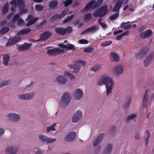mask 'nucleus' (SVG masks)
Listing matches in <instances>:
<instances>
[{
    "mask_svg": "<svg viewBox=\"0 0 154 154\" xmlns=\"http://www.w3.org/2000/svg\"><path fill=\"white\" fill-rule=\"evenodd\" d=\"M97 30V27L96 26H91L90 27L88 28L86 30L84 31L82 34H84L88 32H92L93 31H96Z\"/></svg>",
    "mask_w": 154,
    "mask_h": 154,
    "instance_id": "cd10ccee",
    "label": "nucleus"
},
{
    "mask_svg": "<svg viewBox=\"0 0 154 154\" xmlns=\"http://www.w3.org/2000/svg\"><path fill=\"white\" fill-rule=\"evenodd\" d=\"M62 18L60 14H56L51 17V19L53 20H56L58 19H61Z\"/></svg>",
    "mask_w": 154,
    "mask_h": 154,
    "instance_id": "4d7b16f0",
    "label": "nucleus"
},
{
    "mask_svg": "<svg viewBox=\"0 0 154 154\" xmlns=\"http://www.w3.org/2000/svg\"><path fill=\"white\" fill-rule=\"evenodd\" d=\"M9 29L8 27H4L0 30V34H5L9 30Z\"/></svg>",
    "mask_w": 154,
    "mask_h": 154,
    "instance_id": "79ce46f5",
    "label": "nucleus"
},
{
    "mask_svg": "<svg viewBox=\"0 0 154 154\" xmlns=\"http://www.w3.org/2000/svg\"><path fill=\"white\" fill-rule=\"evenodd\" d=\"M64 52V50L63 49H60L59 48H55L48 50L47 53L50 55L54 56L61 54Z\"/></svg>",
    "mask_w": 154,
    "mask_h": 154,
    "instance_id": "423d86ee",
    "label": "nucleus"
},
{
    "mask_svg": "<svg viewBox=\"0 0 154 154\" xmlns=\"http://www.w3.org/2000/svg\"><path fill=\"white\" fill-rule=\"evenodd\" d=\"M54 31L58 35H64L67 33H70L72 31V29L71 26L66 28L60 27L55 28Z\"/></svg>",
    "mask_w": 154,
    "mask_h": 154,
    "instance_id": "7ed1b4c3",
    "label": "nucleus"
},
{
    "mask_svg": "<svg viewBox=\"0 0 154 154\" xmlns=\"http://www.w3.org/2000/svg\"><path fill=\"white\" fill-rule=\"evenodd\" d=\"M31 31V29L29 28H26L23 29L18 32L17 33V35H24L28 34Z\"/></svg>",
    "mask_w": 154,
    "mask_h": 154,
    "instance_id": "c85d7f7f",
    "label": "nucleus"
},
{
    "mask_svg": "<svg viewBox=\"0 0 154 154\" xmlns=\"http://www.w3.org/2000/svg\"><path fill=\"white\" fill-rule=\"evenodd\" d=\"M148 101H143V108H145L146 107L148 104Z\"/></svg>",
    "mask_w": 154,
    "mask_h": 154,
    "instance_id": "774afa93",
    "label": "nucleus"
},
{
    "mask_svg": "<svg viewBox=\"0 0 154 154\" xmlns=\"http://www.w3.org/2000/svg\"><path fill=\"white\" fill-rule=\"evenodd\" d=\"M131 23V22H130L129 21H128L127 22H123L122 23V25L123 26V27L124 29L127 30V29H128L131 28V24L124 26V25H125V24H127L129 23Z\"/></svg>",
    "mask_w": 154,
    "mask_h": 154,
    "instance_id": "a19ab883",
    "label": "nucleus"
},
{
    "mask_svg": "<svg viewBox=\"0 0 154 154\" xmlns=\"http://www.w3.org/2000/svg\"><path fill=\"white\" fill-rule=\"evenodd\" d=\"M34 97L33 93L30 94H23L18 96V98L23 100H29L32 99Z\"/></svg>",
    "mask_w": 154,
    "mask_h": 154,
    "instance_id": "dca6fc26",
    "label": "nucleus"
},
{
    "mask_svg": "<svg viewBox=\"0 0 154 154\" xmlns=\"http://www.w3.org/2000/svg\"><path fill=\"white\" fill-rule=\"evenodd\" d=\"M123 70L122 66L121 65H118L115 67L113 72L116 76H119L122 75Z\"/></svg>",
    "mask_w": 154,
    "mask_h": 154,
    "instance_id": "ddd939ff",
    "label": "nucleus"
},
{
    "mask_svg": "<svg viewBox=\"0 0 154 154\" xmlns=\"http://www.w3.org/2000/svg\"><path fill=\"white\" fill-rule=\"evenodd\" d=\"M25 5H21L19 8V10L20 11L19 12L20 14L26 13L27 12V10L26 9H24Z\"/></svg>",
    "mask_w": 154,
    "mask_h": 154,
    "instance_id": "c03bdc74",
    "label": "nucleus"
},
{
    "mask_svg": "<svg viewBox=\"0 0 154 154\" xmlns=\"http://www.w3.org/2000/svg\"><path fill=\"white\" fill-rule=\"evenodd\" d=\"M23 3V0H12L10 2V4L12 5H21Z\"/></svg>",
    "mask_w": 154,
    "mask_h": 154,
    "instance_id": "2f4dec72",
    "label": "nucleus"
},
{
    "mask_svg": "<svg viewBox=\"0 0 154 154\" xmlns=\"http://www.w3.org/2000/svg\"><path fill=\"white\" fill-rule=\"evenodd\" d=\"M101 65L100 64L96 65L92 67L91 69L95 72H97L100 69Z\"/></svg>",
    "mask_w": 154,
    "mask_h": 154,
    "instance_id": "a18cd8bd",
    "label": "nucleus"
},
{
    "mask_svg": "<svg viewBox=\"0 0 154 154\" xmlns=\"http://www.w3.org/2000/svg\"><path fill=\"white\" fill-rule=\"evenodd\" d=\"M97 84L99 85H104L106 89L107 95L111 93L114 86V81L108 75H103L98 79Z\"/></svg>",
    "mask_w": 154,
    "mask_h": 154,
    "instance_id": "f257e3e1",
    "label": "nucleus"
},
{
    "mask_svg": "<svg viewBox=\"0 0 154 154\" xmlns=\"http://www.w3.org/2000/svg\"><path fill=\"white\" fill-rule=\"evenodd\" d=\"M140 134L139 133L137 132L135 133L134 138L137 140H140V137L139 135Z\"/></svg>",
    "mask_w": 154,
    "mask_h": 154,
    "instance_id": "e2e57ef3",
    "label": "nucleus"
},
{
    "mask_svg": "<svg viewBox=\"0 0 154 154\" xmlns=\"http://www.w3.org/2000/svg\"><path fill=\"white\" fill-rule=\"evenodd\" d=\"M103 2V0H97L96 2V5L97 8L100 6L102 4Z\"/></svg>",
    "mask_w": 154,
    "mask_h": 154,
    "instance_id": "69168bd1",
    "label": "nucleus"
},
{
    "mask_svg": "<svg viewBox=\"0 0 154 154\" xmlns=\"http://www.w3.org/2000/svg\"><path fill=\"white\" fill-rule=\"evenodd\" d=\"M75 48L74 47V45L71 44H66V49L67 50L75 51Z\"/></svg>",
    "mask_w": 154,
    "mask_h": 154,
    "instance_id": "4c0bfd02",
    "label": "nucleus"
},
{
    "mask_svg": "<svg viewBox=\"0 0 154 154\" xmlns=\"http://www.w3.org/2000/svg\"><path fill=\"white\" fill-rule=\"evenodd\" d=\"M34 150L35 152L37 151L36 152V154H42V151L39 150L37 148H35Z\"/></svg>",
    "mask_w": 154,
    "mask_h": 154,
    "instance_id": "338daca9",
    "label": "nucleus"
},
{
    "mask_svg": "<svg viewBox=\"0 0 154 154\" xmlns=\"http://www.w3.org/2000/svg\"><path fill=\"white\" fill-rule=\"evenodd\" d=\"M18 24L19 25L22 26L24 23V22L23 19L21 18L19 19L17 21Z\"/></svg>",
    "mask_w": 154,
    "mask_h": 154,
    "instance_id": "0e129e2a",
    "label": "nucleus"
},
{
    "mask_svg": "<svg viewBox=\"0 0 154 154\" xmlns=\"http://www.w3.org/2000/svg\"><path fill=\"white\" fill-rule=\"evenodd\" d=\"M74 17V15H72L66 17L65 19H64L63 21V23H65L71 20Z\"/></svg>",
    "mask_w": 154,
    "mask_h": 154,
    "instance_id": "de8ad7c7",
    "label": "nucleus"
},
{
    "mask_svg": "<svg viewBox=\"0 0 154 154\" xmlns=\"http://www.w3.org/2000/svg\"><path fill=\"white\" fill-rule=\"evenodd\" d=\"M86 63L85 61L78 60L75 62L74 64L68 65L69 68L74 69V72L75 73H78L81 69V66H85Z\"/></svg>",
    "mask_w": 154,
    "mask_h": 154,
    "instance_id": "f03ea898",
    "label": "nucleus"
},
{
    "mask_svg": "<svg viewBox=\"0 0 154 154\" xmlns=\"http://www.w3.org/2000/svg\"><path fill=\"white\" fill-rule=\"evenodd\" d=\"M20 17V14H16L13 18L12 21L13 22H16L18 19H19Z\"/></svg>",
    "mask_w": 154,
    "mask_h": 154,
    "instance_id": "bf43d9fd",
    "label": "nucleus"
},
{
    "mask_svg": "<svg viewBox=\"0 0 154 154\" xmlns=\"http://www.w3.org/2000/svg\"><path fill=\"white\" fill-rule=\"evenodd\" d=\"M104 137V134L102 133L99 135L96 139L94 142L93 145L94 146H96L99 144L102 141Z\"/></svg>",
    "mask_w": 154,
    "mask_h": 154,
    "instance_id": "393cba45",
    "label": "nucleus"
},
{
    "mask_svg": "<svg viewBox=\"0 0 154 154\" xmlns=\"http://www.w3.org/2000/svg\"><path fill=\"white\" fill-rule=\"evenodd\" d=\"M72 97L70 94L67 92H65L61 98V103L64 106H67L70 103Z\"/></svg>",
    "mask_w": 154,
    "mask_h": 154,
    "instance_id": "20e7f679",
    "label": "nucleus"
},
{
    "mask_svg": "<svg viewBox=\"0 0 154 154\" xmlns=\"http://www.w3.org/2000/svg\"><path fill=\"white\" fill-rule=\"evenodd\" d=\"M149 51V48L146 47H142L141 48V51L136 55V57L141 58L144 57Z\"/></svg>",
    "mask_w": 154,
    "mask_h": 154,
    "instance_id": "6e6552de",
    "label": "nucleus"
},
{
    "mask_svg": "<svg viewBox=\"0 0 154 154\" xmlns=\"http://www.w3.org/2000/svg\"><path fill=\"white\" fill-rule=\"evenodd\" d=\"M112 146L110 144H108L104 149L105 154H110L112 150Z\"/></svg>",
    "mask_w": 154,
    "mask_h": 154,
    "instance_id": "c756f323",
    "label": "nucleus"
},
{
    "mask_svg": "<svg viewBox=\"0 0 154 154\" xmlns=\"http://www.w3.org/2000/svg\"><path fill=\"white\" fill-rule=\"evenodd\" d=\"M56 124H54L52 125L48 126L47 128V131L48 133H50L52 131H55Z\"/></svg>",
    "mask_w": 154,
    "mask_h": 154,
    "instance_id": "72a5a7b5",
    "label": "nucleus"
},
{
    "mask_svg": "<svg viewBox=\"0 0 154 154\" xmlns=\"http://www.w3.org/2000/svg\"><path fill=\"white\" fill-rule=\"evenodd\" d=\"M59 2L57 0H52L48 4L49 7L51 9H56L58 7Z\"/></svg>",
    "mask_w": 154,
    "mask_h": 154,
    "instance_id": "4be33fe9",
    "label": "nucleus"
},
{
    "mask_svg": "<svg viewBox=\"0 0 154 154\" xmlns=\"http://www.w3.org/2000/svg\"><path fill=\"white\" fill-rule=\"evenodd\" d=\"M56 81L59 83L63 85L66 82L67 79L62 75H59L56 78Z\"/></svg>",
    "mask_w": 154,
    "mask_h": 154,
    "instance_id": "5701e85b",
    "label": "nucleus"
},
{
    "mask_svg": "<svg viewBox=\"0 0 154 154\" xmlns=\"http://www.w3.org/2000/svg\"><path fill=\"white\" fill-rule=\"evenodd\" d=\"M129 34V32L128 31H126L122 34L119 35H118L116 38V39L117 40H120L121 38L123 36L126 35H128Z\"/></svg>",
    "mask_w": 154,
    "mask_h": 154,
    "instance_id": "58836bf2",
    "label": "nucleus"
},
{
    "mask_svg": "<svg viewBox=\"0 0 154 154\" xmlns=\"http://www.w3.org/2000/svg\"><path fill=\"white\" fill-rule=\"evenodd\" d=\"M100 14H101V11L100 9L95 10L93 13V15L94 17H100Z\"/></svg>",
    "mask_w": 154,
    "mask_h": 154,
    "instance_id": "ea45409f",
    "label": "nucleus"
},
{
    "mask_svg": "<svg viewBox=\"0 0 154 154\" xmlns=\"http://www.w3.org/2000/svg\"><path fill=\"white\" fill-rule=\"evenodd\" d=\"M10 83L6 81H3L0 83V88L4 85H8Z\"/></svg>",
    "mask_w": 154,
    "mask_h": 154,
    "instance_id": "680f3d73",
    "label": "nucleus"
},
{
    "mask_svg": "<svg viewBox=\"0 0 154 154\" xmlns=\"http://www.w3.org/2000/svg\"><path fill=\"white\" fill-rule=\"evenodd\" d=\"M122 4L123 2L122 0H119L112 9V12H117L116 13H118V14H119V9Z\"/></svg>",
    "mask_w": 154,
    "mask_h": 154,
    "instance_id": "f3484780",
    "label": "nucleus"
},
{
    "mask_svg": "<svg viewBox=\"0 0 154 154\" xmlns=\"http://www.w3.org/2000/svg\"><path fill=\"white\" fill-rule=\"evenodd\" d=\"M7 117L8 119H11L13 122H18L20 120L19 115L15 113L9 114Z\"/></svg>",
    "mask_w": 154,
    "mask_h": 154,
    "instance_id": "2eb2a0df",
    "label": "nucleus"
},
{
    "mask_svg": "<svg viewBox=\"0 0 154 154\" xmlns=\"http://www.w3.org/2000/svg\"><path fill=\"white\" fill-rule=\"evenodd\" d=\"M119 14L118 13H116L110 15L109 17V19L110 20H113L117 19L119 17Z\"/></svg>",
    "mask_w": 154,
    "mask_h": 154,
    "instance_id": "09e8293b",
    "label": "nucleus"
},
{
    "mask_svg": "<svg viewBox=\"0 0 154 154\" xmlns=\"http://www.w3.org/2000/svg\"><path fill=\"white\" fill-rule=\"evenodd\" d=\"M112 60L115 62H117L119 60V58L117 54L115 53H112L110 54Z\"/></svg>",
    "mask_w": 154,
    "mask_h": 154,
    "instance_id": "473e14b6",
    "label": "nucleus"
},
{
    "mask_svg": "<svg viewBox=\"0 0 154 154\" xmlns=\"http://www.w3.org/2000/svg\"><path fill=\"white\" fill-rule=\"evenodd\" d=\"M152 33V31L150 29H147L144 32L140 34V37L142 38H145L151 36Z\"/></svg>",
    "mask_w": 154,
    "mask_h": 154,
    "instance_id": "6ab92c4d",
    "label": "nucleus"
},
{
    "mask_svg": "<svg viewBox=\"0 0 154 154\" xmlns=\"http://www.w3.org/2000/svg\"><path fill=\"white\" fill-rule=\"evenodd\" d=\"M92 17V16L91 14L88 13L85 15V20H89Z\"/></svg>",
    "mask_w": 154,
    "mask_h": 154,
    "instance_id": "052dcab7",
    "label": "nucleus"
},
{
    "mask_svg": "<svg viewBox=\"0 0 154 154\" xmlns=\"http://www.w3.org/2000/svg\"><path fill=\"white\" fill-rule=\"evenodd\" d=\"M102 20V19H99L98 21V23L103 28L105 29L107 27L106 25V24H105V23H103L101 21V20Z\"/></svg>",
    "mask_w": 154,
    "mask_h": 154,
    "instance_id": "6e6d98bb",
    "label": "nucleus"
},
{
    "mask_svg": "<svg viewBox=\"0 0 154 154\" xmlns=\"http://www.w3.org/2000/svg\"><path fill=\"white\" fill-rule=\"evenodd\" d=\"M9 5L8 3L5 4L3 7L2 13V14H6L8 11Z\"/></svg>",
    "mask_w": 154,
    "mask_h": 154,
    "instance_id": "e433bc0d",
    "label": "nucleus"
},
{
    "mask_svg": "<svg viewBox=\"0 0 154 154\" xmlns=\"http://www.w3.org/2000/svg\"><path fill=\"white\" fill-rule=\"evenodd\" d=\"M38 137L41 141L43 142H46L47 143L54 142L56 140V138H49L43 134L39 135Z\"/></svg>",
    "mask_w": 154,
    "mask_h": 154,
    "instance_id": "0eeeda50",
    "label": "nucleus"
},
{
    "mask_svg": "<svg viewBox=\"0 0 154 154\" xmlns=\"http://www.w3.org/2000/svg\"><path fill=\"white\" fill-rule=\"evenodd\" d=\"M35 10L38 11H42L44 8L43 6L40 4L36 5L35 6Z\"/></svg>",
    "mask_w": 154,
    "mask_h": 154,
    "instance_id": "37998d69",
    "label": "nucleus"
},
{
    "mask_svg": "<svg viewBox=\"0 0 154 154\" xmlns=\"http://www.w3.org/2000/svg\"><path fill=\"white\" fill-rule=\"evenodd\" d=\"M63 74L66 76H68L69 78L71 80H73L75 79V76L72 74L67 71H65Z\"/></svg>",
    "mask_w": 154,
    "mask_h": 154,
    "instance_id": "c9c22d12",
    "label": "nucleus"
},
{
    "mask_svg": "<svg viewBox=\"0 0 154 154\" xmlns=\"http://www.w3.org/2000/svg\"><path fill=\"white\" fill-rule=\"evenodd\" d=\"M21 39V37L20 36L15 37L8 40V43L6 44V45L9 46L11 45L15 44L19 41Z\"/></svg>",
    "mask_w": 154,
    "mask_h": 154,
    "instance_id": "9b49d317",
    "label": "nucleus"
},
{
    "mask_svg": "<svg viewBox=\"0 0 154 154\" xmlns=\"http://www.w3.org/2000/svg\"><path fill=\"white\" fill-rule=\"evenodd\" d=\"M131 98L130 97L127 98L125 100L124 105L126 108H128L130 106L131 104Z\"/></svg>",
    "mask_w": 154,
    "mask_h": 154,
    "instance_id": "3c124183",
    "label": "nucleus"
},
{
    "mask_svg": "<svg viewBox=\"0 0 154 154\" xmlns=\"http://www.w3.org/2000/svg\"><path fill=\"white\" fill-rule=\"evenodd\" d=\"M39 19L38 17L34 18L33 16L29 15L28 16L27 18L26 19V21L28 22L26 26V27H29L30 26L34 24Z\"/></svg>",
    "mask_w": 154,
    "mask_h": 154,
    "instance_id": "39448f33",
    "label": "nucleus"
},
{
    "mask_svg": "<svg viewBox=\"0 0 154 154\" xmlns=\"http://www.w3.org/2000/svg\"><path fill=\"white\" fill-rule=\"evenodd\" d=\"M122 4L123 2L122 0H119L112 9V12H117L116 13H118V14H119V9Z\"/></svg>",
    "mask_w": 154,
    "mask_h": 154,
    "instance_id": "a211bd4d",
    "label": "nucleus"
},
{
    "mask_svg": "<svg viewBox=\"0 0 154 154\" xmlns=\"http://www.w3.org/2000/svg\"><path fill=\"white\" fill-rule=\"evenodd\" d=\"M89 41L86 39H81L79 41V43L81 44H86L88 43Z\"/></svg>",
    "mask_w": 154,
    "mask_h": 154,
    "instance_id": "13d9d810",
    "label": "nucleus"
},
{
    "mask_svg": "<svg viewBox=\"0 0 154 154\" xmlns=\"http://www.w3.org/2000/svg\"><path fill=\"white\" fill-rule=\"evenodd\" d=\"M153 56V54L151 53L144 60V66L145 67L147 66L151 63L152 61Z\"/></svg>",
    "mask_w": 154,
    "mask_h": 154,
    "instance_id": "b1692460",
    "label": "nucleus"
},
{
    "mask_svg": "<svg viewBox=\"0 0 154 154\" xmlns=\"http://www.w3.org/2000/svg\"><path fill=\"white\" fill-rule=\"evenodd\" d=\"M150 91V90L149 89H147L146 90L143 97V101H144V102L145 101H148L149 97L148 93Z\"/></svg>",
    "mask_w": 154,
    "mask_h": 154,
    "instance_id": "f704fd0d",
    "label": "nucleus"
},
{
    "mask_svg": "<svg viewBox=\"0 0 154 154\" xmlns=\"http://www.w3.org/2000/svg\"><path fill=\"white\" fill-rule=\"evenodd\" d=\"M65 1L63 2V3L64 6L66 7L69 5H71L72 3L73 0H66Z\"/></svg>",
    "mask_w": 154,
    "mask_h": 154,
    "instance_id": "8fccbe9b",
    "label": "nucleus"
},
{
    "mask_svg": "<svg viewBox=\"0 0 154 154\" xmlns=\"http://www.w3.org/2000/svg\"><path fill=\"white\" fill-rule=\"evenodd\" d=\"M82 115L80 111H78L73 115L72 119V122L76 123L79 121L82 118Z\"/></svg>",
    "mask_w": 154,
    "mask_h": 154,
    "instance_id": "f8f14e48",
    "label": "nucleus"
},
{
    "mask_svg": "<svg viewBox=\"0 0 154 154\" xmlns=\"http://www.w3.org/2000/svg\"><path fill=\"white\" fill-rule=\"evenodd\" d=\"M18 149V148L16 146H12L8 147L5 149V152L7 154H16Z\"/></svg>",
    "mask_w": 154,
    "mask_h": 154,
    "instance_id": "4468645a",
    "label": "nucleus"
},
{
    "mask_svg": "<svg viewBox=\"0 0 154 154\" xmlns=\"http://www.w3.org/2000/svg\"><path fill=\"white\" fill-rule=\"evenodd\" d=\"M100 9L101 11V14L100 16V18L103 17L108 12L107 7L106 6H104L101 7Z\"/></svg>",
    "mask_w": 154,
    "mask_h": 154,
    "instance_id": "bb28decb",
    "label": "nucleus"
},
{
    "mask_svg": "<svg viewBox=\"0 0 154 154\" xmlns=\"http://www.w3.org/2000/svg\"><path fill=\"white\" fill-rule=\"evenodd\" d=\"M94 48L88 46L84 49V51L85 52L89 53L93 51Z\"/></svg>",
    "mask_w": 154,
    "mask_h": 154,
    "instance_id": "5fc2aeb1",
    "label": "nucleus"
},
{
    "mask_svg": "<svg viewBox=\"0 0 154 154\" xmlns=\"http://www.w3.org/2000/svg\"><path fill=\"white\" fill-rule=\"evenodd\" d=\"M83 92L80 89H76L75 91L74 96L77 100H80L83 96Z\"/></svg>",
    "mask_w": 154,
    "mask_h": 154,
    "instance_id": "aec40b11",
    "label": "nucleus"
},
{
    "mask_svg": "<svg viewBox=\"0 0 154 154\" xmlns=\"http://www.w3.org/2000/svg\"><path fill=\"white\" fill-rule=\"evenodd\" d=\"M76 136V133L75 131H72L69 133L65 138L66 141H73Z\"/></svg>",
    "mask_w": 154,
    "mask_h": 154,
    "instance_id": "412c9836",
    "label": "nucleus"
},
{
    "mask_svg": "<svg viewBox=\"0 0 154 154\" xmlns=\"http://www.w3.org/2000/svg\"><path fill=\"white\" fill-rule=\"evenodd\" d=\"M96 2L94 0L90 1L84 7L83 9L84 11H87L91 8H96L97 6L96 5Z\"/></svg>",
    "mask_w": 154,
    "mask_h": 154,
    "instance_id": "9d476101",
    "label": "nucleus"
},
{
    "mask_svg": "<svg viewBox=\"0 0 154 154\" xmlns=\"http://www.w3.org/2000/svg\"><path fill=\"white\" fill-rule=\"evenodd\" d=\"M112 43L111 41H108L104 42L101 43V46L103 47H106L110 45Z\"/></svg>",
    "mask_w": 154,
    "mask_h": 154,
    "instance_id": "603ef678",
    "label": "nucleus"
},
{
    "mask_svg": "<svg viewBox=\"0 0 154 154\" xmlns=\"http://www.w3.org/2000/svg\"><path fill=\"white\" fill-rule=\"evenodd\" d=\"M69 11V9L67 8L63 10L61 12L60 14L62 18H63L64 16H65L68 13Z\"/></svg>",
    "mask_w": 154,
    "mask_h": 154,
    "instance_id": "864d4df0",
    "label": "nucleus"
},
{
    "mask_svg": "<svg viewBox=\"0 0 154 154\" xmlns=\"http://www.w3.org/2000/svg\"><path fill=\"white\" fill-rule=\"evenodd\" d=\"M137 116V115L135 114L128 116L126 117V121L128 122L130 120L133 119L135 118Z\"/></svg>",
    "mask_w": 154,
    "mask_h": 154,
    "instance_id": "49530a36",
    "label": "nucleus"
},
{
    "mask_svg": "<svg viewBox=\"0 0 154 154\" xmlns=\"http://www.w3.org/2000/svg\"><path fill=\"white\" fill-rule=\"evenodd\" d=\"M31 43L25 42L23 44L19 45L18 48L20 50H26L28 49L32 45Z\"/></svg>",
    "mask_w": 154,
    "mask_h": 154,
    "instance_id": "a878e982",
    "label": "nucleus"
},
{
    "mask_svg": "<svg viewBox=\"0 0 154 154\" xmlns=\"http://www.w3.org/2000/svg\"><path fill=\"white\" fill-rule=\"evenodd\" d=\"M52 34L51 31H46L42 33L40 36V39L36 40L38 42L40 40L45 41L50 38Z\"/></svg>",
    "mask_w": 154,
    "mask_h": 154,
    "instance_id": "1a4fd4ad",
    "label": "nucleus"
},
{
    "mask_svg": "<svg viewBox=\"0 0 154 154\" xmlns=\"http://www.w3.org/2000/svg\"><path fill=\"white\" fill-rule=\"evenodd\" d=\"M3 63L5 66H8V62L10 60V57L8 54H5L3 57Z\"/></svg>",
    "mask_w": 154,
    "mask_h": 154,
    "instance_id": "7c9ffc66",
    "label": "nucleus"
}]
</instances>
